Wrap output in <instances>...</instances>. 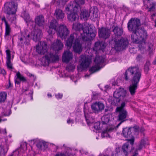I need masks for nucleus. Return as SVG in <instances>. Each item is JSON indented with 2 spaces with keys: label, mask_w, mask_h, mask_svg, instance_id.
Here are the masks:
<instances>
[{
  "label": "nucleus",
  "mask_w": 156,
  "mask_h": 156,
  "mask_svg": "<svg viewBox=\"0 0 156 156\" xmlns=\"http://www.w3.org/2000/svg\"><path fill=\"white\" fill-rule=\"evenodd\" d=\"M140 25V20L137 18H131L127 23L128 30L133 32L131 36L132 41L134 43L139 44L138 47L141 50L142 48L144 49L147 34L143 27H139Z\"/></svg>",
  "instance_id": "nucleus-1"
},
{
  "label": "nucleus",
  "mask_w": 156,
  "mask_h": 156,
  "mask_svg": "<svg viewBox=\"0 0 156 156\" xmlns=\"http://www.w3.org/2000/svg\"><path fill=\"white\" fill-rule=\"evenodd\" d=\"M131 76V84L129 86V89L131 94L133 95L136 92L141 76V71L138 67H131L126 71L124 76L125 80H129Z\"/></svg>",
  "instance_id": "nucleus-2"
},
{
  "label": "nucleus",
  "mask_w": 156,
  "mask_h": 156,
  "mask_svg": "<svg viewBox=\"0 0 156 156\" xmlns=\"http://www.w3.org/2000/svg\"><path fill=\"white\" fill-rule=\"evenodd\" d=\"M42 36L41 30L34 28L30 34H29L27 30L21 31L18 36V44L21 47L24 45H28L31 39L35 41H39Z\"/></svg>",
  "instance_id": "nucleus-3"
},
{
  "label": "nucleus",
  "mask_w": 156,
  "mask_h": 156,
  "mask_svg": "<svg viewBox=\"0 0 156 156\" xmlns=\"http://www.w3.org/2000/svg\"><path fill=\"white\" fill-rule=\"evenodd\" d=\"M72 30L76 32L74 34L81 37L82 40L84 41L92 40L96 35L93 27H90L88 28H83V25L78 23L73 24Z\"/></svg>",
  "instance_id": "nucleus-4"
},
{
  "label": "nucleus",
  "mask_w": 156,
  "mask_h": 156,
  "mask_svg": "<svg viewBox=\"0 0 156 156\" xmlns=\"http://www.w3.org/2000/svg\"><path fill=\"white\" fill-rule=\"evenodd\" d=\"M112 31L114 32L115 38L114 39V43L111 45L112 48L114 49L116 51H119L122 50L126 48L129 44L128 40L126 38L122 37L120 40L116 39V37L121 36L123 33V30L117 26H114Z\"/></svg>",
  "instance_id": "nucleus-5"
},
{
  "label": "nucleus",
  "mask_w": 156,
  "mask_h": 156,
  "mask_svg": "<svg viewBox=\"0 0 156 156\" xmlns=\"http://www.w3.org/2000/svg\"><path fill=\"white\" fill-rule=\"evenodd\" d=\"M58 23L55 19H53L50 22L49 29L47 31L50 35L54 34L56 32L57 35L62 39H65L69 34V31L66 26L63 24L57 27Z\"/></svg>",
  "instance_id": "nucleus-6"
},
{
  "label": "nucleus",
  "mask_w": 156,
  "mask_h": 156,
  "mask_svg": "<svg viewBox=\"0 0 156 156\" xmlns=\"http://www.w3.org/2000/svg\"><path fill=\"white\" fill-rule=\"evenodd\" d=\"M81 39L82 37L76 34H72L66 41V46L68 49H70L73 44V51L76 53L80 54L83 50L82 45L80 43L79 40Z\"/></svg>",
  "instance_id": "nucleus-7"
},
{
  "label": "nucleus",
  "mask_w": 156,
  "mask_h": 156,
  "mask_svg": "<svg viewBox=\"0 0 156 156\" xmlns=\"http://www.w3.org/2000/svg\"><path fill=\"white\" fill-rule=\"evenodd\" d=\"M17 5V3L11 2L9 3L8 7L5 6L4 8V10L7 14L6 17L11 23H15Z\"/></svg>",
  "instance_id": "nucleus-8"
},
{
  "label": "nucleus",
  "mask_w": 156,
  "mask_h": 156,
  "mask_svg": "<svg viewBox=\"0 0 156 156\" xmlns=\"http://www.w3.org/2000/svg\"><path fill=\"white\" fill-rule=\"evenodd\" d=\"M91 16V19L93 21H95L99 17L98 10L96 6H93L90 9V12L87 10H84L81 12L80 17L82 19L87 20Z\"/></svg>",
  "instance_id": "nucleus-9"
},
{
  "label": "nucleus",
  "mask_w": 156,
  "mask_h": 156,
  "mask_svg": "<svg viewBox=\"0 0 156 156\" xmlns=\"http://www.w3.org/2000/svg\"><path fill=\"white\" fill-rule=\"evenodd\" d=\"M127 95V92L123 88H119L114 92L113 98L111 102L112 105L117 106L121 100H123Z\"/></svg>",
  "instance_id": "nucleus-10"
},
{
  "label": "nucleus",
  "mask_w": 156,
  "mask_h": 156,
  "mask_svg": "<svg viewBox=\"0 0 156 156\" xmlns=\"http://www.w3.org/2000/svg\"><path fill=\"white\" fill-rule=\"evenodd\" d=\"M134 138L133 137L128 141L125 143L122 146L121 152L119 148H116L114 152L112 154V156H128V153L129 149V143L132 145L133 144Z\"/></svg>",
  "instance_id": "nucleus-11"
},
{
  "label": "nucleus",
  "mask_w": 156,
  "mask_h": 156,
  "mask_svg": "<svg viewBox=\"0 0 156 156\" xmlns=\"http://www.w3.org/2000/svg\"><path fill=\"white\" fill-rule=\"evenodd\" d=\"M105 59L104 56H96L94 60L95 65L90 69V72L92 73L103 67L105 65L104 63Z\"/></svg>",
  "instance_id": "nucleus-12"
},
{
  "label": "nucleus",
  "mask_w": 156,
  "mask_h": 156,
  "mask_svg": "<svg viewBox=\"0 0 156 156\" xmlns=\"http://www.w3.org/2000/svg\"><path fill=\"white\" fill-rule=\"evenodd\" d=\"M58 59L59 56L57 53L49 52L42 58L41 62L42 65L46 66L48 65L50 63L55 62Z\"/></svg>",
  "instance_id": "nucleus-13"
},
{
  "label": "nucleus",
  "mask_w": 156,
  "mask_h": 156,
  "mask_svg": "<svg viewBox=\"0 0 156 156\" xmlns=\"http://www.w3.org/2000/svg\"><path fill=\"white\" fill-rule=\"evenodd\" d=\"M125 105V102H122L120 106L117 107L116 108V112L119 113L118 115V120L119 121H121V122L116 126L117 127H118L124 121L127 116V111L124 108Z\"/></svg>",
  "instance_id": "nucleus-14"
},
{
  "label": "nucleus",
  "mask_w": 156,
  "mask_h": 156,
  "mask_svg": "<svg viewBox=\"0 0 156 156\" xmlns=\"http://www.w3.org/2000/svg\"><path fill=\"white\" fill-rule=\"evenodd\" d=\"M84 3V0H75L71 2L69 4L66 8V11L73 9L75 11H79L80 10V4H83Z\"/></svg>",
  "instance_id": "nucleus-15"
},
{
  "label": "nucleus",
  "mask_w": 156,
  "mask_h": 156,
  "mask_svg": "<svg viewBox=\"0 0 156 156\" xmlns=\"http://www.w3.org/2000/svg\"><path fill=\"white\" fill-rule=\"evenodd\" d=\"M80 62L81 63L80 67L82 70L88 67L91 62L90 57L88 55H82L80 56Z\"/></svg>",
  "instance_id": "nucleus-16"
},
{
  "label": "nucleus",
  "mask_w": 156,
  "mask_h": 156,
  "mask_svg": "<svg viewBox=\"0 0 156 156\" xmlns=\"http://www.w3.org/2000/svg\"><path fill=\"white\" fill-rule=\"evenodd\" d=\"M48 48L46 43L44 41H40L36 46V51L40 54H44L47 52Z\"/></svg>",
  "instance_id": "nucleus-17"
},
{
  "label": "nucleus",
  "mask_w": 156,
  "mask_h": 156,
  "mask_svg": "<svg viewBox=\"0 0 156 156\" xmlns=\"http://www.w3.org/2000/svg\"><path fill=\"white\" fill-rule=\"evenodd\" d=\"M98 33L100 37L106 39L110 36V31L106 28L102 27L99 29Z\"/></svg>",
  "instance_id": "nucleus-18"
},
{
  "label": "nucleus",
  "mask_w": 156,
  "mask_h": 156,
  "mask_svg": "<svg viewBox=\"0 0 156 156\" xmlns=\"http://www.w3.org/2000/svg\"><path fill=\"white\" fill-rule=\"evenodd\" d=\"M65 11L68 14V19L69 20L71 21L76 20L79 17L77 12L78 11H75L73 10V9H69V11H66L65 9Z\"/></svg>",
  "instance_id": "nucleus-19"
},
{
  "label": "nucleus",
  "mask_w": 156,
  "mask_h": 156,
  "mask_svg": "<svg viewBox=\"0 0 156 156\" xmlns=\"http://www.w3.org/2000/svg\"><path fill=\"white\" fill-rule=\"evenodd\" d=\"M153 0H143L144 5L146 8H148V11H155V6L156 5L154 2H151Z\"/></svg>",
  "instance_id": "nucleus-20"
},
{
  "label": "nucleus",
  "mask_w": 156,
  "mask_h": 156,
  "mask_svg": "<svg viewBox=\"0 0 156 156\" xmlns=\"http://www.w3.org/2000/svg\"><path fill=\"white\" fill-rule=\"evenodd\" d=\"M73 55L72 52L68 51H65L63 55L62 60L63 62H68L73 58Z\"/></svg>",
  "instance_id": "nucleus-21"
},
{
  "label": "nucleus",
  "mask_w": 156,
  "mask_h": 156,
  "mask_svg": "<svg viewBox=\"0 0 156 156\" xmlns=\"http://www.w3.org/2000/svg\"><path fill=\"white\" fill-rule=\"evenodd\" d=\"M63 46V43L60 40H56L51 45V47L55 51H58L62 49Z\"/></svg>",
  "instance_id": "nucleus-22"
},
{
  "label": "nucleus",
  "mask_w": 156,
  "mask_h": 156,
  "mask_svg": "<svg viewBox=\"0 0 156 156\" xmlns=\"http://www.w3.org/2000/svg\"><path fill=\"white\" fill-rule=\"evenodd\" d=\"M106 44L103 41H97L95 43L94 47L93 48V50L97 51L99 50H103L105 48Z\"/></svg>",
  "instance_id": "nucleus-23"
},
{
  "label": "nucleus",
  "mask_w": 156,
  "mask_h": 156,
  "mask_svg": "<svg viewBox=\"0 0 156 156\" xmlns=\"http://www.w3.org/2000/svg\"><path fill=\"white\" fill-rule=\"evenodd\" d=\"M115 128V126H111L108 127H104V129L101 130L102 131L101 134V137L102 138L109 137V135L108 132L113 130Z\"/></svg>",
  "instance_id": "nucleus-24"
},
{
  "label": "nucleus",
  "mask_w": 156,
  "mask_h": 156,
  "mask_svg": "<svg viewBox=\"0 0 156 156\" xmlns=\"http://www.w3.org/2000/svg\"><path fill=\"white\" fill-rule=\"evenodd\" d=\"M35 23L40 27H44V19L41 15L37 16L35 18Z\"/></svg>",
  "instance_id": "nucleus-25"
},
{
  "label": "nucleus",
  "mask_w": 156,
  "mask_h": 156,
  "mask_svg": "<svg viewBox=\"0 0 156 156\" xmlns=\"http://www.w3.org/2000/svg\"><path fill=\"white\" fill-rule=\"evenodd\" d=\"M22 17L24 18L25 21L27 23V25L30 24L31 25L34 23L33 21H32L30 18L29 14L25 11L23 12L21 14Z\"/></svg>",
  "instance_id": "nucleus-26"
},
{
  "label": "nucleus",
  "mask_w": 156,
  "mask_h": 156,
  "mask_svg": "<svg viewBox=\"0 0 156 156\" xmlns=\"http://www.w3.org/2000/svg\"><path fill=\"white\" fill-rule=\"evenodd\" d=\"M102 122L101 125L103 126L104 127H108L109 126H111V125L108 126V123L109 122L111 123V121L109 120V116L108 115H105L103 116L101 118Z\"/></svg>",
  "instance_id": "nucleus-27"
},
{
  "label": "nucleus",
  "mask_w": 156,
  "mask_h": 156,
  "mask_svg": "<svg viewBox=\"0 0 156 156\" xmlns=\"http://www.w3.org/2000/svg\"><path fill=\"white\" fill-rule=\"evenodd\" d=\"M84 115L86 119V121L89 125L90 124L93 122V118L91 116V113H87V110L85 108L84 109Z\"/></svg>",
  "instance_id": "nucleus-28"
},
{
  "label": "nucleus",
  "mask_w": 156,
  "mask_h": 156,
  "mask_svg": "<svg viewBox=\"0 0 156 156\" xmlns=\"http://www.w3.org/2000/svg\"><path fill=\"white\" fill-rule=\"evenodd\" d=\"M12 32L10 25L9 24L5 25V33L4 37L5 39L8 40L11 36Z\"/></svg>",
  "instance_id": "nucleus-29"
},
{
  "label": "nucleus",
  "mask_w": 156,
  "mask_h": 156,
  "mask_svg": "<svg viewBox=\"0 0 156 156\" xmlns=\"http://www.w3.org/2000/svg\"><path fill=\"white\" fill-rule=\"evenodd\" d=\"M131 133L132 132H131L130 127H126L123 129L122 134L124 137L127 138L131 137L132 136Z\"/></svg>",
  "instance_id": "nucleus-30"
},
{
  "label": "nucleus",
  "mask_w": 156,
  "mask_h": 156,
  "mask_svg": "<svg viewBox=\"0 0 156 156\" xmlns=\"http://www.w3.org/2000/svg\"><path fill=\"white\" fill-rule=\"evenodd\" d=\"M55 15L58 20L62 19L64 17V14L62 11L59 9H56L55 12Z\"/></svg>",
  "instance_id": "nucleus-31"
},
{
  "label": "nucleus",
  "mask_w": 156,
  "mask_h": 156,
  "mask_svg": "<svg viewBox=\"0 0 156 156\" xmlns=\"http://www.w3.org/2000/svg\"><path fill=\"white\" fill-rule=\"evenodd\" d=\"M67 0H52V3L55 4V5H64Z\"/></svg>",
  "instance_id": "nucleus-32"
},
{
  "label": "nucleus",
  "mask_w": 156,
  "mask_h": 156,
  "mask_svg": "<svg viewBox=\"0 0 156 156\" xmlns=\"http://www.w3.org/2000/svg\"><path fill=\"white\" fill-rule=\"evenodd\" d=\"M31 141L33 142V144H34L36 141L38 143L37 144V146L39 149H41L42 145H44V141L42 140H31Z\"/></svg>",
  "instance_id": "nucleus-33"
},
{
  "label": "nucleus",
  "mask_w": 156,
  "mask_h": 156,
  "mask_svg": "<svg viewBox=\"0 0 156 156\" xmlns=\"http://www.w3.org/2000/svg\"><path fill=\"white\" fill-rule=\"evenodd\" d=\"M94 128L96 130H101L104 129V127L101 125V123L99 122H97L94 124Z\"/></svg>",
  "instance_id": "nucleus-34"
},
{
  "label": "nucleus",
  "mask_w": 156,
  "mask_h": 156,
  "mask_svg": "<svg viewBox=\"0 0 156 156\" xmlns=\"http://www.w3.org/2000/svg\"><path fill=\"white\" fill-rule=\"evenodd\" d=\"M17 79H19L20 81L26 82L27 81L26 78L23 76L19 72H17L16 73Z\"/></svg>",
  "instance_id": "nucleus-35"
},
{
  "label": "nucleus",
  "mask_w": 156,
  "mask_h": 156,
  "mask_svg": "<svg viewBox=\"0 0 156 156\" xmlns=\"http://www.w3.org/2000/svg\"><path fill=\"white\" fill-rule=\"evenodd\" d=\"M148 143L146 139H142L140 142V144L139 146L138 149L140 150L145 145L148 144Z\"/></svg>",
  "instance_id": "nucleus-36"
},
{
  "label": "nucleus",
  "mask_w": 156,
  "mask_h": 156,
  "mask_svg": "<svg viewBox=\"0 0 156 156\" xmlns=\"http://www.w3.org/2000/svg\"><path fill=\"white\" fill-rule=\"evenodd\" d=\"M7 94L5 92L0 93V102H4L6 98Z\"/></svg>",
  "instance_id": "nucleus-37"
},
{
  "label": "nucleus",
  "mask_w": 156,
  "mask_h": 156,
  "mask_svg": "<svg viewBox=\"0 0 156 156\" xmlns=\"http://www.w3.org/2000/svg\"><path fill=\"white\" fill-rule=\"evenodd\" d=\"M23 92H25L26 94H29L30 95L33 93V90H29L28 87L25 88L23 87Z\"/></svg>",
  "instance_id": "nucleus-38"
},
{
  "label": "nucleus",
  "mask_w": 156,
  "mask_h": 156,
  "mask_svg": "<svg viewBox=\"0 0 156 156\" xmlns=\"http://www.w3.org/2000/svg\"><path fill=\"white\" fill-rule=\"evenodd\" d=\"M92 110L95 112H99V110L98 108L97 102L93 104L91 106Z\"/></svg>",
  "instance_id": "nucleus-39"
},
{
  "label": "nucleus",
  "mask_w": 156,
  "mask_h": 156,
  "mask_svg": "<svg viewBox=\"0 0 156 156\" xmlns=\"http://www.w3.org/2000/svg\"><path fill=\"white\" fill-rule=\"evenodd\" d=\"M97 105L99 111H101L104 109V105L103 103L100 102H98L97 103Z\"/></svg>",
  "instance_id": "nucleus-40"
},
{
  "label": "nucleus",
  "mask_w": 156,
  "mask_h": 156,
  "mask_svg": "<svg viewBox=\"0 0 156 156\" xmlns=\"http://www.w3.org/2000/svg\"><path fill=\"white\" fill-rule=\"evenodd\" d=\"M131 132H133L136 134H137L139 132V128L137 126H134L133 127H130Z\"/></svg>",
  "instance_id": "nucleus-41"
},
{
  "label": "nucleus",
  "mask_w": 156,
  "mask_h": 156,
  "mask_svg": "<svg viewBox=\"0 0 156 156\" xmlns=\"http://www.w3.org/2000/svg\"><path fill=\"white\" fill-rule=\"evenodd\" d=\"M75 69V66L73 64H69L68 65L66 69L69 71Z\"/></svg>",
  "instance_id": "nucleus-42"
},
{
  "label": "nucleus",
  "mask_w": 156,
  "mask_h": 156,
  "mask_svg": "<svg viewBox=\"0 0 156 156\" xmlns=\"http://www.w3.org/2000/svg\"><path fill=\"white\" fill-rule=\"evenodd\" d=\"M6 64L8 68L10 69H12V65L11 63L10 59L6 60Z\"/></svg>",
  "instance_id": "nucleus-43"
},
{
  "label": "nucleus",
  "mask_w": 156,
  "mask_h": 156,
  "mask_svg": "<svg viewBox=\"0 0 156 156\" xmlns=\"http://www.w3.org/2000/svg\"><path fill=\"white\" fill-rule=\"evenodd\" d=\"M100 95L97 93H94L92 95V99H98V98L99 97Z\"/></svg>",
  "instance_id": "nucleus-44"
},
{
  "label": "nucleus",
  "mask_w": 156,
  "mask_h": 156,
  "mask_svg": "<svg viewBox=\"0 0 156 156\" xmlns=\"http://www.w3.org/2000/svg\"><path fill=\"white\" fill-rule=\"evenodd\" d=\"M6 59L7 60H9L11 59V55L10 53V50H7L6 51Z\"/></svg>",
  "instance_id": "nucleus-45"
},
{
  "label": "nucleus",
  "mask_w": 156,
  "mask_h": 156,
  "mask_svg": "<svg viewBox=\"0 0 156 156\" xmlns=\"http://www.w3.org/2000/svg\"><path fill=\"white\" fill-rule=\"evenodd\" d=\"M0 19L2 20V21L4 22L5 23V25H6V24H9L8 22L6 21L5 18L4 16L0 17Z\"/></svg>",
  "instance_id": "nucleus-46"
},
{
  "label": "nucleus",
  "mask_w": 156,
  "mask_h": 156,
  "mask_svg": "<svg viewBox=\"0 0 156 156\" xmlns=\"http://www.w3.org/2000/svg\"><path fill=\"white\" fill-rule=\"evenodd\" d=\"M62 94L60 93H58L57 95H55V97L58 99L62 98Z\"/></svg>",
  "instance_id": "nucleus-47"
},
{
  "label": "nucleus",
  "mask_w": 156,
  "mask_h": 156,
  "mask_svg": "<svg viewBox=\"0 0 156 156\" xmlns=\"http://www.w3.org/2000/svg\"><path fill=\"white\" fill-rule=\"evenodd\" d=\"M67 123L68 124H72L74 122V120L73 119H71L69 118V119L67 120Z\"/></svg>",
  "instance_id": "nucleus-48"
},
{
  "label": "nucleus",
  "mask_w": 156,
  "mask_h": 156,
  "mask_svg": "<svg viewBox=\"0 0 156 156\" xmlns=\"http://www.w3.org/2000/svg\"><path fill=\"white\" fill-rule=\"evenodd\" d=\"M105 89L104 90V91L107 92L108 91V90L109 89H110L111 87H110L109 86L107 85L105 87Z\"/></svg>",
  "instance_id": "nucleus-49"
},
{
  "label": "nucleus",
  "mask_w": 156,
  "mask_h": 156,
  "mask_svg": "<svg viewBox=\"0 0 156 156\" xmlns=\"http://www.w3.org/2000/svg\"><path fill=\"white\" fill-rule=\"evenodd\" d=\"M144 69L145 72L146 73H147L149 70V66H147V65H145Z\"/></svg>",
  "instance_id": "nucleus-50"
},
{
  "label": "nucleus",
  "mask_w": 156,
  "mask_h": 156,
  "mask_svg": "<svg viewBox=\"0 0 156 156\" xmlns=\"http://www.w3.org/2000/svg\"><path fill=\"white\" fill-rule=\"evenodd\" d=\"M0 73H1L3 75L5 74L6 72L5 70L3 69H0Z\"/></svg>",
  "instance_id": "nucleus-51"
},
{
  "label": "nucleus",
  "mask_w": 156,
  "mask_h": 156,
  "mask_svg": "<svg viewBox=\"0 0 156 156\" xmlns=\"http://www.w3.org/2000/svg\"><path fill=\"white\" fill-rule=\"evenodd\" d=\"M55 156H65L64 154L62 153H57Z\"/></svg>",
  "instance_id": "nucleus-52"
},
{
  "label": "nucleus",
  "mask_w": 156,
  "mask_h": 156,
  "mask_svg": "<svg viewBox=\"0 0 156 156\" xmlns=\"http://www.w3.org/2000/svg\"><path fill=\"white\" fill-rule=\"evenodd\" d=\"M155 16V13H153L151 15V19L152 20H154V17Z\"/></svg>",
  "instance_id": "nucleus-53"
},
{
  "label": "nucleus",
  "mask_w": 156,
  "mask_h": 156,
  "mask_svg": "<svg viewBox=\"0 0 156 156\" xmlns=\"http://www.w3.org/2000/svg\"><path fill=\"white\" fill-rule=\"evenodd\" d=\"M141 58V55H140L137 56V57L136 58L137 60H140V58Z\"/></svg>",
  "instance_id": "nucleus-54"
},
{
  "label": "nucleus",
  "mask_w": 156,
  "mask_h": 156,
  "mask_svg": "<svg viewBox=\"0 0 156 156\" xmlns=\"http://www.w3.org/2000/svg\"><path fill=\"white\" fill-rule=\"evenodd\" d=\"M15 83L17 84H20V82L19 81H18L16 80H15Z\"/></svg>",
  "instance_id": "nucleus-55"
},
{
  "label": "nucleus",
  "mask_w": 156,
  "mask_h": 156,
  "mask_svg": "<svg viewBox=\"0 0 156 156\" xmlns=\"http://www.w3.org/2000/svg\"><path fill=\"white\" fill-rule=\"evenodd\" d=\"M150 65V62L149 61H147L146 62L145 65H147V66H149Z\"/></svg>",
  "instance_id": "nucleus-56"
},
{
  "label": "nucleus",
  "mask_w": 156,
  "mask_h": 156,
  "mask_svg": "<svg viewBox=\"0 0 156 156\" xmlns=\"http://www.w3.org/2000/svg\"><path fill=\"white\" fill-rule=\"evenodd\" d=\"M137 154L138 153L137 151H136L134 153V154L132 156H137Z\"/></svg>",
  "instance_id": "nucleus-57"
},
{
  "label": "nucleus",
  "mask_w": 156,
  "mask_h": 156,
  "mask_svg": "<svg viewBox=\"0 0 156 156\" xmlns=\"http://www.w3.org/2000/svg\"><path fill=\"white\" fill-rule=\"evenodd\" d=\"M2 148L0 146V156H2L1 155V152L2 151Z\"/></svg>",
  "instance_id": "nucleus-58"
},
{
  "label": "nucleus",
  "mask_w": 156,
  "mask_h": 156,
  "mask_svg": "<svg viewBox=\"0 0 156 156\" xmlns=\"http://www.w3.org/2000/svg\"><path fill=\"white\" fill-rule=\"evenodd\" d=\"M10 114V113L9 114H8L7 113H4V114H3V115H4V116H9Z\"/></svg>",
  "instance_id": "nucleus-59"
},
{
  "label": "nucleus",
  "mask_w": 156,
  "mask_h": 156,
  "mask_svg": "<svg viewBox=\"0 0 156 156\" xmlns=\"http://www.w3.org/2000/svg\"><path fill=\"white\" fill-rule=\"evenodd\" d=\"M27 75L28 76H29L30 77L32 76V74H31V73H27Z\"/></svg>",
  "instance_id": "nucleus-60"
},
{
  "label": "nucleus",
  "mask_w": 156,
  "mask_h": 156,
  "mask_svg": "<svg viewBox=\"0 0 156 156\" xmlns=\"http://www.w3.org/2000/svg\"><path fill=\"white\" fill-rule=\"evenodd\" d=\"M9 87H11L12 86V85L10 83V80L9 81Z\"/></svg>",
  "instance_id": "nucleus-61"
},
{
  "label": "nucleus",
  "mask_w": 156,
  "mask_h": 156,
  "mask_svg": "<svg viewBox=\"0 0 156 156\" xmlns=\"http://www.w3.org/2000/svg\"><path fill=\"white\" fill-rule=\"evenodd\" d=\"M48 96L49 98L51 97V95L50 94H48Z\"/></svg>",
  "instance_id": "nucleus-62"
},
{
  "label": "nucleus",
  "mask_w": 156,
  "mask_h": 156,
  "mask_svg": "<svg viewBox=\"0 0 156 156\" xmlns=\"http://www.w3.org/2000/svg\"><path fill=\"white\" fill-rule=\"evenodd\" d=\"M153 63L154 64H156V59L154 61Z\"/></svg>",
  "instance_id": "nucleus-63"
},
{
  "label": "nucleus",
  "mask_w": 156,
  "mask_h": 156,
  "mask_svg": "<svg viewBox=\"0 0 156 156\" xmlns=\"http://www.w3.org/2000/svg\"><path fill=\"white\" fill-rule=\"evenodd\" d=\"M89 76H90V75H88L86 74L85 75V77H88Z\"/></svg>",
  "instance_id": "nucleus-64"
}]
</instances>
